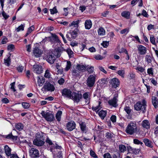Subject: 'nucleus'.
<instances>
[{"label":"nucleus","mask_w":158,"mask_h":158,"mask_svg":"<svg viewBox=\"0 0 158 158\" xmlns=\"http://www.w3.org/2000/svg\"><path fill=\"white\" fill-rule=\"evenodd\" d=\"M119 148L120 152H124L125 151H126L127 150L126 147L123 144L119 145Z\"/></svg>","instance_id":"nucleus-40"},{"label":"nucleus","mask_w":158,"mask_h":158,"mask_svg":"<svg viewBox=\"0 0 158 158\" xmlns=\"http://www.w3.org/2000/svg\"><path fill=\"white\" fill-rule=\"evenodd\" d=\"M80 126L82 132L86 133L87 132V129L85 123L82 122L80 124Z\"/></svg>","instance_id":"nucleus-30"},{"label":"nucleus","mask_w":158,"mask_h":158,"mask_svg":"<svg viewBox=\"0 0 158 158\" xmlns=\"http://www.w3.org/2000/svg\"><path fill=\"white\" fill-rule=\"evenodd\" d=\"M49 10L50 11L51 14L52 15L56 14L58 12L56 6H54L52 9H50Z\"/></svg>","instance_id":"nucleus-42"},{"label":"nucleus","mask_w":158,"mask_h":158,"mask_svg":"<svg viewBox=\"0 0 158 158\" xmlns=\"http://www.w3.org/2000/svg\"><path fill=\"white\" fill-rule=\"evenodd\" d=\"M104 158H112L110 154L109 153H106L103 155Z\"/></svg>","instance_id":"nucleus-63"},{"label":"nucleus","mask_w":158,"mask_h":158,"mask_svg":"<svg viewBox=\"0 0 158 158\" xmlns=\"http://www.w3.org/2000/svg\"><path fill=\"white\" fill-rule=\"evenodd\" d=\"M76 126V123L73 121H71L67 123L66 127L67 129L70 131L75 128Z\"/></svg>","instance_id":"nucleus-14"},{"label":"nucleus","mask_w":158,"mask_h":158,"mask_svg":"<svg viewBox=\"0 0 158 158\" xmlns=\"http://www.w3.org/2000/svg\"><path fill=\"white\" fill-rule=\"evenodd\" d=\"M130 15L129 12L126 11H124L121 13V15L122 16L127 19L129 18Z\"/></svg>","instance_id":"nucleus-38"},{"label":"nucleus","mask_w":158,"mask_h":158,"mask_svg":"<svg viewBox=\"0 0 158 158\" xmlns=\"http://www.w3.org/2000/svg\"><path fill=\"white\" fill-rule=\"evenodd\" d=\"M110 120L111 121L113 122L114 123L116 122V116L114 115H113L111 116L110 117Z\"/></svg>","instance_id":"nucleus-64"},{"label":"nucleus","mask_w":158,"mask_h":158,"mask_svg":"<svg viewBox=\"0 0 158 158\" xmlns=\"http://www.w3.org/2000/svg\"><path fill=\"white\" fill-rule=\"evenodd\" d=\"M72 91L70 89H64L62 90V96L65 98H67L69 99L72 98Z\"/></svg>","instance_id":"nucleus-10"},{"label":"nucleus","mask_w":158,"mask_h":158,"mask_svg":"<svg viewBox=\"0 0 158 158\" xmlns=\"http://www.w3.org/2000/svg\"><path fill=\"white\" fill-rule=\"evenodd\" d=\"M33 72L37 74H40L43 71L42 66L37 64L33 65Z\"/></svg>","instance_id":"nucleus-13"},{"label":"nucleus","mask_w":158,"mask_h":158,"mask_svg":"<svg viewBox=\"0 0 158 158\" xmlns=\"http://www.w3.org/2000/svg\"><path fill=\"white\" fill-rule=\"evenodd\" d=\"M146 101L144 99L142 100V102H137L134 106L135 109L137 111L141 110L142 111L143 113H144L146 110Z\"/></svg>","instance_id":"nucleus-2"},{"label":"nucleus","mask_w":158,"mask_h":158,"mask_svg":"<svg viewBox=\"0 0 158 158\" xmlns=\"http://www.w3.org/2000/svg\"><path fill=\"white\" fill-rule=\"evenodd\" d=\"M22 104L23 107L25 109L28 108L30 106V104L26 102H23L22 103Z\"/></svg>","instance_id":"nucleus-46"},{"label":"nucleus","mask_w":158,"mask_h":158,"mask_svg":"<svg viewBox=\"0 0 158 158\" xmlns=\"http://www.w3.org/2000/svg\"><path fill=\"white\" fill-rule=\"evenodd\" d=\"M51 36L48 37V38L51 43L53 44H60V41L59 39L58 36L53 33H51Z\"/></svg>","instance_id":"nucleus-6"},{"label":"nucleus","mask_w":158,"mask_h":158,"mask_svg":"<svg viewBox=\"0 0 158 158\" xmlns=\"http://www.w3.org/2000/svg\"><path fill=\"white\" fill-rule=\"evenodd\" d=\"M79 23V20H77L76 21H74L73 22L71 23L70 26H73L74 25V27H77L78 24Z\"/></svg>","instance_id":"nucleus-58"},{"label":"nucleus","mask_w":158,"mask_h":158,"mask_svg":"<svg viewBox=\"0 0 158 158\" xmlns=\"http://www.w3.org/2000/svg\"><path fill=\"white\" fill-rule=\"evenodd\" d=\"M50 73L48 70H47L46 71L44 76L46 78H49L50 77Z\"/></svg>","instance_id":"nucleus-55"},{"label":"nucleus","mask_w":158,"mask_h":158,"mask_svg":"<svg viewBox=\"0 0 158 158\" xmlns=\"http://www.w3.org/2000/svg\"><path fill=\"white\" fill-rule=\"evenodd\" d=\"M101 45L104 48H106L109 45V42L106 41H103L102 43L101 44Z\"/></svg>","instance_id":"nucleus-53"},{"label":"nucleus","mask_w":158,"mask_h":158,"mask_svg":"<svg viewBox=\"0 0 158 158\" xmlns=\"http://www.w3.org/2000/svg\"><path fill=\"white\" fill-rule=\"evenodd\" d=\"M143 142H144L146 146L151 148L153 147V143L149 139H143Z\"/></svg>","instance_id":"nucleus-22"},{"label":"nucleus","mask_w":158,"mask_h":158,"mask_svg":"<svg viewBox=\"0 0 158 158\" xmlns=\"http://www.w3.org/2000/svg\"><path fill=\"white\" fill-rule=\"evenodd\" d=\"M117 73L123 78H124L125 76V71L124 70H118Z\"/></svg>","instance_id":"nucleus-41"},{"label":"nucleus","mask_w":158,"mask_h":158,"mask_svg":"<svg viewBox=\"0 0 158 158\" xmlns=\"http://www.w3.org/2000/svg\"><path fill=\"white\" fill-rule=\"evenodd\" d=\"M66 52L68 54L70 58L73 56V52L70 49H68L66 50Z\"/></svg>","instance_id":"nucleus-43"},{"label":"nucleus","mask_w":158,"mask_h":158,"mask_svg":"<svg viewBox=\"0 0 158 158\" xmlns=\"http://www.w3.org/2000/svg\"><path fill=\"white\" fill-rule=\"evenodd\" d=\"M43 89H44L45 91L50 92L53 91L55 89L54 85L49 82H47L44 83Z\"/></svg>","instance_id":"nucleus-7"},{"label":"nucleus","mask_w":158,"mask_h":158,"mask_svg":"<svg viewBox=\"0 0 158 158\" xmlns=\"http://www.w3.org/2000/svg\"><path fill=\"white\" fill-rule=\"evenodd\" d=\"M113 137V135L112 134L109 133L107 132L106 134V137L107 139H111Z\"/></svg>","instance_id":"nucleus-49"},{"label":"nucleus","mask_w":158,"mask_h":158,"mask_svg":"<svg viewBox=\"0 0 158 158\" xmlns=\"http://www.w3.org/2000/svg\"><path fill=\"white\" fill-rule=\"evenodd\" d=\"M23 127V124L21 123H18L15 125V128L19 131L22 130Z\"/></svg>","instance_id":"nucleus-33"},{"label":"nucleus","mask_w":158,"mask_h":158,"mask_svg":"<svg viewBox=\"0 0 158 158\" xmlns=\"http://www.w3.org/2000/svg\"><path fill=\"white\" fill-rule=\"evenodd\" d=\"M24 25L22 24L16 28V30L17 32H19L20 31H23L24 30Z\"/></svg>","instance_id":"nucleus-48"},{"label":"nucleus","mask_w":158,"mask_h":158,"mask_svg":"<svg viewBox=\"0 0 158 158\" xmlns=\"http://www.w3.org/2000/svg\"><path fill=\"white\" fill-rule=\"evenodd\" d=\"M62 114L61 111L59 110L58 111L56 115V118L59 122L60 121L61 119V116Z\"/></svg>","instance_id":"nucleus-36"},{"label":"nucleus","mask_w":158,"mask_h":158,"mask_svg":"<svg viewBox=\"0 0 158 158\" xmlns=\"http://www.w3.org/2000/svg\"><path fill=\"white\" fill-rule=\"evenodd\" d=\"M137 130V127L135 123L133 122H130L127 126L126 130V132L130 135L135 133Z\"/></svg>","instance_id":"nucleus-3"},{"label":"nucleus","mask_w":158,"mask_h":158,"mask_svg":"<svg viewBox=\"0 0 158 158\" xmlns=\"http://www.w3.org/2000/svg\"><path fill=\"white\" fill-rule=\"evenodd\" d=\"M85 29H89L92 26V23L91 21L90 20H86L85 23Z\"/></svg>","instance_id":"nucleus-24"},{"label":"nucleus","mask_w":158,"mask_h":158,"mask_svg":"<svg viewBox=\"0 0 158 158\" xmlns=\"http://www.w3.org/2000/svg\"><path fill=\"white\" fill-rule=\"evenodd\" d=\"M129 31V28H125L124 29H123L121 30L120 31V33L121 34H127Z\"/></svg>","instance_id":"nucleus-52"},{"label":"nucleus","mask_w":158,"mask_h":158,"mask_svg":"<svg viewBox=\"0 0 158 158\" xmlns=\"http://www.w3.org/2000/svg\"><path fill=\"white\" fill-rule=\"evenodd\" d=\"M83 98L85 100L86 103H88L89 102L90 97L89 96V93L88 92L84 93L83 94Z\"/></svg>","instance_id":"nucleus-27"},{"label":"nucleus","mask_w":158,"mask_h":158,"mask_svg":"<svg viewBox=\"0 0 158 158\" xmlns=\"http://www.w3.org/2000/svg\"><path fill=\"white\" fill-rule=\"evenodd\" d=\"M106 114V111L102 110L98 113L99 116L101 117L102 119H104Z\"/></svg>","instance_id":"nucleus-35"},{"label":"nucleus","mask_w":158,"mask_h":158,"mask_svg":"<svg viewBox=\"0 0 158 158\" xmlns=\"http://www.w3.org/2000/svg\"><path fill=\"white\" fill-rule=\"evenodd\" d=\"M71 63L70 61H67V64L65 68V70L66 71H68L71 68Z\"/></svg>","instance_id":"nucleus-44"},{"label":"nucleus","mask_w":158,"mask_h":158,"mask_svg":"<svg viewBox=\"0 0 158 158\" xmlns=\"http://www.w3.org/2000/svg\"><path fill=\"white\" fill-rule=\"evenodd\" d=\"M98 33L100 35H104L105 34V31L102 27H100L98 30Z\"/></svg>","instance_id":"nucleus-39"},{"label":"nucleus","mask_w":158,"mask_h":158,"mask_svg":"<svg viewBox=\"0 0 158 158\" xmlns=\"http://www.w3.org/2000/svg\"><path fill=\"white\" fill-rule=\"evenodd\" d=\"M80 71L78 70V69L76 68V67L75 68H73L72 70V73L73 75V76L79 77L80 76Z\"/></svg>","instance_id":"nucleus-26"},{"label":"nucleus","mask_w":158,"mask_h":158,"mask_svg":"<svg viewBox=\"0 0 158 158\" xmlns=\"http://www.w3.org/2000/svg\"><path fill=\"white\" fill-rule=\"evenodd\" d=\"M76 67L80 72H84L86 70V66H84L83 65L79 64H77Z\"/></svg>","instance_id":"nucleus-25"},{"label":"nucleus","mask_w":158,"mask_h":158,"mask_svg":"<svg viewBox=\"0 0 158 158\" xmlns=\"http://www.w3.org/2000/svg\"><path fill=\"white\" fill-rule=\"evenodd\" d=\"M118 97V94H115L114 95V96L112 99L109 100L108 101L109 104L114 107H116L118 106V104L117 103L118 100L117 99Z\"/></svg>","instance_id":"nucleus-8"},{"label":"nucleus","mask_w":158,"mask_h":158,"mask_svg":"<svg viewBox=\"0 0 158 158\" xmlns=\"http://www.w3.org/2000/svg\"><path fill=\"white\" fill-rule=\"evenodd\" d=\"M152 102L155 108L156 109L158 107V99L157 98L154 96H152Z\"/></svg>","instance_id":"nucleus-21"},{"label":"nucleus","mask_w":158,"mask_h":158,"mask_svg":"<svg viewBox=\"0 0 158 158\" xmlns=\"http://www.w3.org/2000/svg\"><path fill=\"white\" fill-rule=\"evenodd\" d=\"M72 98L75 102L78 103L82 98V95L79 93L73 92L72 95Z\"/></svg>","instance_id":"nucleus-9"},{"label":"nucleus","mask_w":158,"mask_h":158,"mask_svg":"<svg viewBox=\"0 0 158 158\" xmlns=\"http://www.w3.org/2000/svg\"><path fill=\"white\" fill-rule=\"evenodd\" d=\"M78 29L76 28L73 31L70 30L69 31L71 38L73 39H75L77 36Z\"/></svg>","instance_id":"nucleus-23"},{"label":"nucleus","mask_w":158,"mask_h":158,"mask_svg":"<svg viewBox=\"0 0 158 158\" xmlns=\"http://www.w3.org/2000/svg\"><path fill=\"white\" fill-rule=\"evenodd\" d=\"M141 125L143 128L148 129L150 128V123L148 120H144L142 121Z\"/></svg>","instance_id":"nucleus-19"},{"label":"nucleus","mask_w":158,"mask_h":158,"mask_svg":"<svg viewBox=\"0 0 158 158\" xmlns=\"http://www.w3.org/2000/svg\"><path fill=\"white\" fill-rule=\"evenodd\" d=\"M64 51H65V50L62 47H58L56 49V52L58 53H60Z\"/></svg>","instance_id":"nucleus-47"},{"label":"nucleus","mask_w":158,"mask_h":158,"mask_svg":"<svg viewBox=\"0 0 158 158\" xmlns=\"http://www.w3.org/2000/svg\"><path fill=\"white\" fill-rule=\"evenodd\" d=\"M60 56V54H59L58 53V54L56 56L52 51L49 50L45 55V57L48 62L50 64H52L56 60V57H59Z\"/></svg>","instance_id":"nucleus-1"},{"label":"nucleus","mask_w":158,"mask_h":158,"mask_svg":"<svg viewBox=\"0 0 158 158\" xmlns=\"http://www.w3.org/2000/svg\"><path fill=\"white\" fill-rule=\"evenodd\" d=\"M37 82L39 86H42L45 82V79L43 77L41 78L39 77H37Z\"/></svg>","instance_id":"nucleus-32"},{"label":"nucleus","mask_w":158,"mask_h":158,"mask_svg":"<svg viewBox=\"0 0 158 158\" xmlns=\"http://www.w3.org/2000/svg\"><path fill=\"white\" fill-rule=\"evenodd\" d=\"M3 136L6 139H10L12 141L16 140L17 138V136L13 135L12 132L7 135H3Z\"/></svg>","instance_id":"nucleus-18"},{"label":"nucleus","mask_w":158,"mask_h":158,"mask_svg":"<svg viewBox=\"0 0 158 158\" xmlns=\"http://www.w3.org/2000/svg\"><path fill=\"white\" fill-rule=\"evenodd\" d=\"M147 73L149 75H152L153 74L152 68H151L148 69L147 70Z\"/></svg>","instance_id":"nucleus-59"},{"label":"nucleus","mask_w":158,"mask_h":158,"mask_svg":"<svg viewBox=\"0 0 158 158\" xmlns=\"http://www.w3.org/2000/svg\"><path fill=\"white\" fill-rule=\"evenodd\" d=\"M33 143L35 145L41 146L44 144V142L43 138L40 137L36 138L33 141Z\"/></svg>","instance_id":"nucleus-11"},{"label":"nucleus","mask_w":158,"mask_h":158,"mask_svg":"<svg viewBox=\"0 0 158 158\" xmlns=\"http://www.w3.org/2000/svg\"><path fill=\"white\" fill-rule=\"evenodd\" d=\"M15 48V46L14 45L11 44L7 46V49L8 50H10L12 51V50Z\"/></svg>","instance_id":"nucleus-62"},{"label":"nucleus","mask_w":158,"mask_h":158,"mask_svg":"<svg viewBox=\"0 0 158 158\" xmlns=\"http://www.w3.org/2000/svg\"><path fill=\"white\" fill-rule=\"evenodd\" d=\"M137 48L139 54L144 55L147 53V48L142 45H138Z\"/></svg>","instance_id":"nucleus-15"},{"label":"nucleus","mask_w":158,"mask_h":158,"mask_svg":"<svg viewBox=\"0 0 158 158\" xmlns=\"http://www.w3.org/2000/svg\"><path fill=\"white\" fill-rule=\"evenodd\" d=\"M5 152L7 156H10L11 154V149L7 145H6L4 146Z\"/></svg>","instance_id":"nucleus-31"},{"label":"nucleus","mask_w":158,"mask_h":158,"mask_svg":"<svg viewBox=\"0 0 158 158\" xmlns=\"http://www.w3.org/2000/svg\"><path fill=\"white\" fill-rule=\"evenodd\" d=\"M154 59L153 57L150 55H147L145 56V61L148 64L151 63L152 60H153Z\"/></svg>","instance_id":"nucleus-29"},{"label":"nucleus","mask_w":158,"mask_h":158,"mask_svg":"<svg viewBox=\"0 0 158 158\" xmlns=\"http://www.w3.org/2000/svg\"><path fill=\"white\" fill-rule=\"evenodd\" d=\"M134 143L135 144L142 145L143 143L137 139H135L133 140Z\"/></svg>","instance_id":"nucleus-57"},{"label":"nucleus","mask_w":158,"mask_h":158,"mask_svg":"<svg viewBox=\"0 0 158 158\" xmlns=\"http://www.w3.org/2000/svg\"><path fill=\"white\" fill-rule=\"evenodd\" d=\"M131 149L133 153L135 155L139 154L140 150L138 148L136 149L134 148H131Z\"/></svg>","instance_id":"nucleus-45"},{"label":"nucleus","mask_w":158,"mask_h":158,"mask_svg":"<svg viewBox=\"0 0 158 158\" xmlns=\"http://www.w3.org/2000/svg\"><path fill=\"white\" fill-rule=\"evenodd\" d=\"M86 70L89 73H92L94 71V67L92 66H89L88 65V66H86Z\"/></svg>","instance_id":"nucleus-37"},{"label":"nucleus","mask_w":158,"mask_h":158,"mask_svg":"<svg viewBox=\"0 0 158 158\" xmlns=\"http://www.w3.org/2000/svg\"><path fill=\"white\" fill-rule=\"evenodd\" d=\"M104 57L100 55H95L94 58L97 60H102L104 58Z\"/></svg>","instance_id":"nucleus-56"},{"label":"nucleus","mask_w":158,"mask_h":158,"mask_svg":"<svg viewBox=\"0 0 158 158\" xmlns=\"http://www.w3.org/2000/svg\"><path fill=\"white\" fill-rule=\"evenodd\" d=\"M141 15L145 17H148V14H147L146 11L144 10H143Z\"/></svg>","instance_id":"nucleus-61"},{"label":"nucleus","mask_w":158,"mask_h":158,"mask_svg":"<svg viewBox=\"0 0 158 158\" xmlns=\"http://www.w3.org/2000/svg\"><path fill=\"white\" fill-rule=\"evenodd\" d=\"M2 15L5 19H6L9 17V15H7L3 10L2 11Z\"/></svg>","instance_id":"nucleus-60"},{"label":"nucleus","mask_w":158,"mask_h":158,"mask_svg":"<svg viewBox=\"0 0 158 158\" xmlns=\"http://www.w3.org/2000/svg\"><path fill=\"white\" fill-rule=\"evenodd\" d=\"M29 155L33 158L37 157L39 155V151L35 148H32L29 150Z\"/></svg>","instance_id":"nucleus-12"},{"label":"nucleus","mask_w":158,"mask_h":158,"mask_svg":"<svg viewBox=\"0 0 158 158\" xmlns=\"http://www.w3.org/2000/svg\"><path fill=\"white\" fill-rule=\"evenodd\" d=\"M90 156L94 158H98V156L96 155L95 152L93 150H91L90 151Z\"/></svg>","instance_id":"nucleus-51"},{"label":"nucleus","mask_w":158,"mask_h":158,"mask_svg":"<svg viewBox=\"0 0 158 158\" xmlns=\"http://www.w3.org/2000/svg\"><path fill=\"white\" fill-rule=\"evenodd\" d=\"M23 66L21 65L17 67L16 69L19 72L22 73L23 70Z\"/></svg>","instance_id":"nucleus-54"},{"label":"nucleus","mask_w":158,"mask_h":158,"mask_svg":"<svg viewBox=\"0 0 158 158\" xmlns=\"http://www.w3.org/2000/svg\"><path fill=\"white\" fill-rule=\"evenodd\" d=\"M150 41L153 44H156L155 38L153 35H151L150 36Z\"/></svg>","instance_id":"nucleus-50"},{"label":"nucleus","mask_w":158,"mask_h":158,"mask_svg":"<svg viewBox=\"0 0 158 158\" xmlns=\"http://www.w3.org/2000/svg\"><path fill=\"white\" fill-rule=\"evenodd\" d=\"M96 76L95 74L90 75L86 80V84L87 86L92 87L94 86L96 81Z\"/></svg>","instance_id":"nucleus-5"},{"label":"nucleus","mask_w":158,"mask_h":158,"mask_svg":"<svg viewBox=\"0 0 158 158\" xmlns=\"http://www.w3.org/2000/svg\"><path fill=\"white\" fill-rule=\"evenodd\" d=\"M124 110L126 112L127 114H128L127 118L128 119H131V117L130 115L131 112V109L130 108V107L129 106H125L124 108Z\"/></svg>","instance_id":"nucleus-28"},{"label":"nucleus","mask_w":158,"mask_h":158,"mask_svg":"<svg viewBox=\"0 0 158 158\" xmlns=\"http://www.w3.org/2000/svg\"><path fill=\"white\" fill-rule=\"evenodd\" d=\"M43 51L38 47H35L34 48L33 53L34 55L36 57H40L42 55Z\"/></svg>","instance_id":"nucleus-16"},{"label":"nucleus","mask_w":158,"mask_h":158,"mask_svg":"<svg viewBox=\"0 0 158 158\" xmlns=\"http://www.w3.org/2000/svg\"><path fill=\"white\" fill-rule=\"evenodd\" d=\"M119 80L116 78H113L111 81V84L113 87L116 88L119 85Z\"/></svg>","instance_id":"nucleus-17"},{"label":"nucleus","mask_w":158,"mask_h":158,"mask_svg":"<svg viewBox=\"0 0 158 158\" xmlns=\"http://www.w3.org/2000/svg\"><path fill=\"white\" fill-rule=\"evenodd\" d=\"M11 54L9 53L7 56V57L4 58V62L6 66H10L11 64V61L10 58V56Z\"/></svg>","instance_id":"nucleus-20"},{"label":"nucleus","mask_w":158,"mask_h":158,"mask_svg":"<svg viewBox=\"0 0 158 158\" xmlns=\"http://www.w3.org/2000/svg\"><path fill=\"white\" fill-rule=\"evenodd\" d=\"M101 102H99L98 103V105L96 106H92V110L93 111H96V112L98 111L101 108V107L100 106Z\"/></svg>","instance_id":"nucleus-34"},{"label":"nucleus","mask_w":158,"mask_h":158,"mask_svg":"<svg viewBox=\"0 0 158 158\" xmlns=\"http://www.w3.org/2000/svg\"><path fill=\"white\" fill-rule=\"evenodd\" d=\"M40 114L47 121L52 122L55 119V117L50 112L42 111Z\"/></svg>","instance_id":"nucleus-4"}]
</instances>
